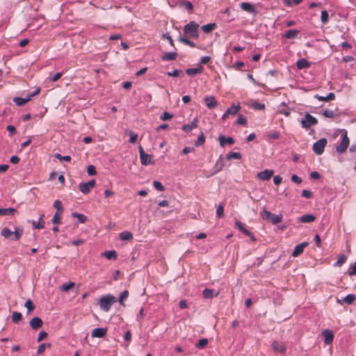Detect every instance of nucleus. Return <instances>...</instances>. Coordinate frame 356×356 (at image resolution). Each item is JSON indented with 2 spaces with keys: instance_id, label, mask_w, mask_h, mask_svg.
Listing matches in <instances>:
<instances>
[{
  "instance_id": "obj_1",
  "label": "nucleus",
  "mask_w": 356,
  "mask_h": 356,
  "mask_svg": "<svg viewBox=\"0 0 356 356\" xmlns=\"http://www.w3.org/2000/svg\"><path fill=\"white\" fill-rule=\"evenodd\" d=\"M24 229L21 227H15V231L12 232L8 227H3L1 231V236L6 239L12 241H18L23 235Z\"/></svg>"
},
{
  "instance_id": "obj_2",
  "label": "nucleus",
  "mask_w": 356,
  "mask_h": 356,
  "mask_svg": "<svg viewBox=\"0 0 356 356\" xmlns=\"http://www.w3.org/2000/svg\"><path fill=\"white\" fill-rule=\"evenodd\" d=\"M115 302V298L113 296L106 295L99 299V305L102 310L108 312Z\"/></svg>"
},
{
  "instance_id": "obj_3",
  "label": "nucleus",
  "mask_w": 356,
  "mask_h": 356,
  "mask_svg": "<svg viewBox=\"0 0 356 356\" xmlns=\"http://www.w3.org/2000/svg\"><path fill=\"white\" fill-rule=\"evenodd\" d=\"M199 25L195 22H190L184 27V32L186 35L191 36L195 39L199 38L198 33Z\"/></svg>"
},
{
  "instance_id": "obj_4",
  "label": "nucleus",
  "mask_w": 356,
  "mask_h": 356,
  "mask_svg": "<svg viewBox=\"0 0 356 356\" xmlns=\"http://www.w3.org/2000/svg\"><path fill=\"white\" fill-rule=\"evenodd\" d=\"M349 144L350 140L349 138L348 137L347 131L346 130H343L341 143L336 147L337 152L339 154L344 153L346 151L347 148L348 147Z\"/></svg>"
},
{
  "instance_id": "obj_5",
  "label": "nucleus",
  "mask_w": 356,
  "mask_h": 356,
  "mask_svg": "<svg viewBox=\"0 0 356 356\" xmlns=\"http://www.w3.org/2000/svg\"><path fill=\"white\" fill-rule=\"evenodd\" d=\"M317 119L309 113H307L301 120L302 127L305 129H309L310 127L317 124Z\"/></svg>"
},
{
  "instance_id": "obj_6",
  "label": "nucleus",
  "mask_w": 356,
  "mask_h": 356,
  "mask_svg": "<svg viewBox=\"0 0 356 356\" xmlns=\"http://www.w3.org/2000/svg\"><path fill=\"white\" fill-rule=\"evenodd\" d=\"M327 145V140L325 138H321L314 143L312 149L313 151L318 155H321L323 153L325 147Z\"/></svg>"
},
{
  "instance_id": "obj_7",
  "label": "nucleus",
  "mask_w": 356,
  "mask_h": 356,
  "mask_svg": "<svg viewBox=\"0 0 356 356\" xmlns=\"http://www.w3.org/2000/svg\"><path fill=\"white\" fill-rule=\"evenodd\" d=\"M95 185V180L92 179L87 183H81L79 185V190L83 194L89 193Z\"/></svg>"
},
{
  "instance_id": "obj_8",
  "label": "nucleus",
  "mask_w": 356,
  "mask_h": 356,
  "mask_svg": "<svg viewBox=\"0 0 356 356\" xmlns=\"http://www.w3.org/2000/svg\"><path fill=\"white\" fill-rule=\"evenodd\" d=\"M273 170L266 169L265 170L257 173V177L261 181H268L273 175Z\"/></svg>"
},
{
  "instance_id": "obj_9",
  "label": "nucleus",
  "mask_w": 356,
  "mask_h": 356,
  "mask_svg": "<svg viewBox=\"0 0 356 356\" xmlns=\"http://www.w3.org/2000/svg\"><path fill=\"white\" fill-rule=\"evenodd\" d=\"M240 109H241L240 105L232 106L228 108L227 109L226 112L222 116V120H225V119H227L228 118V116L229 115H234L237 114L238 112L240 111Z\"/></svg>"
},
{
  "instance_id": "obj_10",
  "label": "nucleus",
  "mask_w": 356,
  "mask_h": 356,
  "mask_svg": "<svg viewBox=\"0 0 356 356\" xmlns=\"http://www.w3.org/2000/svg\"><path fill=\"white\" fill-rule=\"evenodd\" d=\"M204 101L207 107L209 109H213L218 105V102L213 96H207L204 97Z\"/></svg>"
},
{
  "instance_id": "obj_11",
  "label": "nucleus",
  "mask_w": 356,
  "mask_h": 356,
  "mask_svg": "<svg viewBox=\"0 0 356 356\" xmlns=\"http://www.w3.org/2000/svg\"><path fill=\"white\" fill-rule=\"evenodd\" d=\"M308 245H309V243L307 242H303L300 244L297 245L295 247L293 252H292V256L293 257H297L299 255H300L303 252L304 249L306 247H307Z\"/></svg>"
},
{
  "instance_id": "obj_12",
  "label": "nucleus",
  "mask_w": 356,
  "mask_h": 356,
  "mask_svg": "<svg viewBox=\"0 0 356 356\" xmlns=\"http://www.w3.org/2000/svg\"><path fill=\"white\" fill-rule=\"evenodd\" d=\"M235 227L246 236L251 237L252 239L254 238L252 232L247 229L245 227V225L239 220H236Z\"/></svg>"
},
{
  "instance_id": "obj_13",
  "label": "nucleus",
  "mask_w": 356,
  "mask_h": 356,
  "mask_svg": "<svg viewBox=\"0 0 356 356\" xmlns=\"http://www.w3.org/2000/svg\"><path fill=\"white\" fill-rule=\"evenodd\" d=\"M272 348L274 351H275L277 353H280L281 354L285 353V352L286 350V348L285 345L283 343L280 342V341H274L272 343Z\"/></svg>"
},
{
  "instance_id": "obj_14",
  "label": "nucleus",
  "mask_w": 356,
  "mask_h": 356,
  "mask_svg": "<svg viewBox=\"0 0 356 356\" xmlns=\"http://www.w3.org/2000/svg\"><path fill=\"white\" fill-rule=\"evenodd\" d=\"M140 162L142 165H147L149 164H154V161L153 159V156L151 154H144L143 155L140 156Z\"/></svg>"
},
{
  "instance_id": "obj_15",
  "label": "nucleus",
  "mask_w": 356,
  "mask_h": 356,
  "mask_svg": "<svg viewBox=\"0 0 356 356\" xmlns=\"http://www.w3.org/2000/svg\"><path fill=\"white\" fill-rule=\"evenodd\" d=\"M323 336L324 337V342L325 344H330L334 339V334L330 330H325L322 332Z\"/></svg>"
},
{
  "instance_id": "obj_16",
  "label": "nucleus",
  "mask_w": 356,
  "mask_h": 356,
  "mask_svg": "<svg viewBox=\"0 0 356 356\" xmlns=\"http://www.w3.org/2000/svg\"><path fill=\"white\" fill-rule=\"evenodd\" d=\"M107 333V329L106 328H95L92 330L91 336L92 337H97V338H102L106 336Z\"/></svg>"
},
{
  "instance_id": "obj_17",
  "label": "nucleus",
  "mask_w": 356,
  "mask_h": 356,
  "mask_svg": "<svg viewBox=\"0 0 356 356\" xmlns=\"http://www.w3.org/2000/svg\"><path fill=\"white\" fill-rule=\"evenodd\" d=\"M44 213H42L40 216L38 223L35 220H30L29 222L31 224V225L33 226V228L38 229H42L44 227Z\"/></svg>"
},
{
  "instance_id": "obj_18",
  "label": "nucleus",
  "mask_w": 356,
  "mask_h": 356,
  "mask_svg": "<svg viewBox=\"0 0 356 356\" xmlns=\"http://www.w3.org/2000/svg\"><path fill=\"white\" fill-rule=\"evenodd\" d=\"M43 322L39 317H34L30 321V326L35 330L42 326Z\"/></svg>"
},
{
  "instance_id": "obj_19",
  "label": "nucleus",
  "mask_w": 356,
  "mask_h": 356,
  "mask_svg": "<svg viewBox=\"0 0 356 356\" xmlns=\"http://www.w3.org/2000/svg\"><path fill=\"white\" fill-rule=\"evenodd\" d=\"M218 141L221 147H224L226 144L232 145L234 143V140L232 137H225L224 136H220L218 137Z\"/></svg>"
},
{
  "instance_id": "obj_20",
  "label": "nucleus",
  "mask_w": 356,
  "mask_h": 356,
  "mask_svg": "<svg viewBox=\"0 0 356 356\" xmlns=\"http://www.w3.org/2000/svg\"><path fill=\"white\" fill-rule=\"evenodd\" d=\"M203 71V67L200 65L195 68H188L186 70V73L188 76H195L198 74H201Z\"/></svg>"
},
{
  "instance_id": "obj_21",
  "label": "nucleus",
  "mask_w": 356,
  "mask_h": 356,
  "mask_svg": "<svg viewBox=\"0 0 356 356\" xmlns=\"http://www.w3.org/2000/svg\"><path fill=\"white\" fill-rule=\"evenodd\" d=\"M197 127V118H195L191 124H184L182 127L183 131L185 132H190L193 129H195Z\"/></svg>"
},
{
  "instance_id": "obj_22",
  "label": "nucleus",
  "mask_w": 356,
  "mask_h": 356,
  "mask_svg": "<svg viewBox=\"0 0 356 356\" xmlns=\"http://www.w3.org/2000/svg\"><path fill=\"white\" fill-rule=\"evenodd\" d=\"M240 8L243 10L248 12V13H254V8L253 5H252L251 3H250L248 2L241 3Z\"/></svg>"
},
{
  "instance_id": "obj_23",
  "label": "nucleus",
  "mask_w": 356,
  "mask_h": 356,
  "mask_svg": "<svg viewBox=\"0 0 356 356\" xmlns=\"http://www.w3.org/2000/svg\"><path fill=\"white\" fill-rule=\"evenodd\" d=\"M315 97L321 102H330L335 99V95L333 92H330L327 96H320L316 95Z\"/></svg>"
},
{
  "instance_id": "obj_24",
  "label": "nucleus",
  "mask_w": 356,
  "mask_h": 356,
  "mask_svg": "<svg viewBox=\"0 0 356 356\" xmlns=\"http://www.w3.org/2000/svg\"><path fill=\"white\" fill-rule=\"evenodd\" d=\"M217 28V25L216 23H210L206 25H204L201 27L203 32L205 33H209Z\"/></svg>"
},
{
  "instance_id": "obj_25",
  "label": "nucleus",
  "mask_w": 356,
  "mask_h": 356,
  "mask_svg": "<svg viewBox=\"0 0 356 356\" xmlns=\"http://www.w3.org/2000/svg\"><path fill=\"white\" fill-rule=\"evenodd\" d=\"M17 213L14 208L0 209V216H13Z\"/></svg>"
},
{
  "instance_id": "obj_26",
  "label": "nucleus",
  "mask_w": 356,
  "mask_h": 356,
  "mask_svg": "<svg viewBox=\"0 0 356 356\" xmlns=\"http://www.w3.org/2000/svg\"><path fill=\"white\" fill-rule=\"evenodd\" d=\"M316 217L312 214H305L300 217V221L303 223H309L315 220Z\"/></svg>"
},
{
  "instance_id": "obj_27",
  "label": "nucleus",
  "mask_w": 356,
  "mask_h": 356,
  "mask_svg": "<svg viewBox=\"0 0 356 356\" xmlns=\"http://www.w3.org/2000/svg\"><path fill=\"white\" fill-rule=\"evenodd\" d=\"M296 66L298 69L302 70L308 68L310 66V63L306 59L301 58L297 61Z\"/></svg>"
},
{
  "instance_id": "obj_28",
  "label": "nucleus",
  "mask_w": 356,
  "mask_h": 356,
  "mask_svg": "<svg viewBox=\"0 0 356 356\" xmlns=\"http://www.w3.org/2000/svg\"><path fill=\"white\" fill-rule=\"evenodd\" d=\"M218 295V292H215L214 290L210 289H205L203 291V296L204 298H212L214 296Z\"/></svg>"
},
{
  "instance_id": "obj_29",
  "label": "nucleus",
  "mask_w": 356,
  "mask_h": 356,
  "mask_svg": "<svg viewBox=\"0 0 356 356\" xmlns=\"http://www.w3.org/2000/svg\"><path fill=\"white\" fill-rule=\"evenodd\" d=\"M299 33V31L297 29H289L284 33V37L287 39H293L296 38Z\"/></svg>"
},
{
  "instance_id": "obj_30",
  "label": "nucleus",
  "mask_w": 356,
  "mask_h": 356,
  "mask_svg": "<svg viewBox=\"0 0 356 356\" xmlns=\"http://www.w3.org/2000/svg\"><path fill=\"white\" fill-rule=\"evenodd\" d=\"M177 54L175 52H168L165 53L162 56L163 60H174L177 58Z\"/></svg>"
},
{
  "instance_id": "obj_31",
  "label": "nucleus",
  "mask_w": 356,
  "mask_h": 356,
  "mask_svg": "<svg viewBox=\"0 0 356 356\" xmlns=\"http://www.w3.org/2000/svg\"><path fill=\"white\" fill-rule=\"evenodd\" d=\"M282 220V215H276V214L272 213L269 222H270L273 225H276V224L281 222Z\"/></svg>"
},
{
  "instance_id": "obj_32",
  "label": "nucleus",
  "mask_w": 356,
  "mask_h": 356,
  "mask_svg": "<svg viewBox=\"0 0 356 356\" xmlns=\"http://www.w3.org/2000/svg\"><path fill=\"white\" fill-rule=\"evenodd\" d=\"M13 101L17 106H24L29 101H30V97L28 96L26 98L15 97Z\"/></svg>"
},
{
  "instance_id": "obj_33",
  "label": "nucleus",
  "mask_w": 356,
  "mask_h": 356,
  "mask_svg": "<svg viewBox=\"0 0 356 356\" xmlns=\"http://www.w3.org/2000/svg\"><path fill=\"white\" fill-rule=\"evenodd\" d=\"M120 238L122 241H129L133 238V234L130 232L124 231L120 234Z\"/></svg>"
},
{
  "instance_id": "obj_34",
  "label": "nucleus",
  "mask_w": 356,
  "mask_h": 356,
  "mask_svg": "<svg viewBox=\"0 0 356 356\" xmlns=\"http://www.w3.org/2000/svg\"><path fill=\"white\" fill-rule=\"evenodd\" d=\"M102 255L104 256L108 259H117V253L115 251H106L102 253Z\"/></svg>"
},
{
  "instance_id": "obj_35",
  "label": "nucleus",
  "mask_w": 356,
  "mask_h": 356,
  "mask_svg": "<svg viewBox=\"0 0 356 356\" xmlns=\"http://www.w3.org/2000/svg\"><path fill=\"white\" fill-rule=\"evenodd\" d=\"M355 300L356 296L355 294H348L343 299V302L348 305H350L353 303L355 301Z\"/></svg>"
},
{
  "instance_id": "obj_36",
  "label": "nucleus",
  "mask_w": 356,
  "mask_h": 356,
  "mask_svg": "<svg viewBox=\"0 0 356 356\" xmlns=\"http://www.w3.org/2000/svg\"><path fill=\"white\" fill-rule=\"evenodd\" d=\"M242 157L241 156V154L239 153V152H231L229 153H228L226 156V158L227 160H231V159H241Z\"/></svg>"
},
{
  "instance_id": "obj_37",
  "label": "nucleus",
  "mask_w": 356,
  "mask_h": 356,
  "mask_svg": "<svg viewBox=\"0 0 356 356\" xmlns=\"http://www.w3.org/2000/svg\"><path fill=\"white\" fill-rule=\"evenodd\" d=\"M347 257L345 254H341L338 256V259L337 262L335 263V266H342L346 261Z\"/></svg>"
},
{
  "instance_id": "obj_38",
  "label": "nucleus",
  "mask_w": 356,
  "mask_h": 356,
  "mask_svg": "<svg viewBox=\"0 0 356 356\" xmlns=\"http://www.w3.org/2000/svg\"><path fill=\"white\" fill-rule=\"evenodd\" d=\"M72 216L76 218L80 223H84L87 220V217L83 214L73 213Z\"/></svg>"
},
{
  "instance_id": "obj_39",
  "label": "nucleus",
  "mask_w": 356,
  "mask_h": 356,
  "mask_svg": "<svg viewBox=\"0 0 356 356\" xmlns=\"http://www.w3.org/2000/svg\"><path fill=\"white\" fill-rule=\"evenodd\" d=\"M74 286V283L72 282H67V283H65L63 284L61 286H60V290L62 291H69L70 289H71L72 288H73Z\"/></svg>"
},
{
  "instance_id": "obj_40",
  "label": "nucleus",
  "mask_w": 356,
  "mask_h": 356,
  "mask_svg": "<svg viewBox=\"0 0 356 356\" xmlns=\"http://www.w3.org/2000/svg\"><path fill=\"white\" fill-rule=\"evenodd\" d=\"M54 207L56 209V213H63V207L62 205V202L60 200H55L54 202Z\"/></svg>"
},
{
  "instance_id": "obj_41",
  "label": "nucleus",
  "mask_w": 356,
  "mask_h": 356,
  "mask_svg": "<svg viewBox=\"0 0 356 356\" xmlns=\"http://www.w3.org/2000/svg\"><path fill=\"white\" fill-rule=\"evenodd\" d=\"M207 344H208V340L207 339H201L196 343L195 346H196V348H197L199 349H203L206 347V346Z\"/></svg>"
},
{
  "instance_id": "obj_42",
  "label": "nucleus",
  "mask_w": 356,
  "mask_h": 356,
  "mask_svg": "<svg viewBox=\"0 0 356 356\" xmlns=\"http://www.w3.org/2000/svg\"><path fill=\"white\" fill-rule=\"evenodd\" d=\"M272 213L266 210L265 208H263L262 211L261 212V216L264 220H270Z\"/></svg>"
},
{
  "instance_id": "obj_43",
  "label": "nucleus",
  "mask_w": 356,
  "mask_h": 356,
  "mask_svg": "<svg viewBox=\"0 0 356 356\" xmlns=\"http://www.w3.org/2000/svg\"><path fill=\"white\" fill-rule=\"evenodd\" d=\"M302 0H283L284 3L287 6H293L300 4Z\"/></svg>"
},
{
  "instance_id": "obj_44",
  "label": "nucleus",
  "mask_w": 356,
  "mask_h": 356,
  "mask_svg": "<svg viewBox=\"0 0 356 356\" xmlns=\"http://www.w3.org/2000/svg\"><path fill=\"white\" fill-rule=\"evenodd\" d=\"M204 143H205V136L203 133H201L199 135L197 140L195 143V145L196 147H199V146L203 145Z\"/></svg>"
},
{
  "instance_id": "obj_45",
  "label": "nucleus",
  "mask_w": 356,
  "mask_h": 356,
  "mask_svg": "<svg viewBox=\"0 0 356 356\" xmlns=\"http://www.w3.org/2000/svg\"><path fill=\"white\" fill-rule=\"evenodd\" d=\"M179 41L184 44L190 46L191 47H195L196 46L193 42L185 38H179Z\"/></svg>"
},
{
  "instance_id": "obj_46",
  "label": "nucleus",
  "mask_w": 356,
  "mask_h": 356,
  "mask_svg": "<svg viewBox=\"0 0 356 356\" xmlns=\"http://www.w3.org/2000/svg\"><path fill=\"white\" fill-rule=\"evenodd\" d=\"M321 19L323 24H326L329 20V15L326 10L321 12Z\"/></svg>"
},
{
  "instance_id": "obj_47",
  "label": "nucleus",
  "mask_w": 356,
  "mask_h": 356,
  "mask_svg": "<svg viewBox=\"0 0 356 356\" xmlns=\"http://www.w3.org/2000/svg\"><path fill=\"white\" fill-rule=\"evenodd\" d=\"M22 314L18 312H13L12 315V321L15 323H18L22 319Z\"/></svg>"
},
{
  "instance_id": "obj_48",
  "label": "nucleus",
  "mask_w": 356,
  "mask_h": 356,
  "mask_svg": "<svg viewBox=\"0 0 356 356\" xmlns=\"http://www.w3.org/2000/svg\"><path fill=\"white\" fill-rule=\"evenodd\" d=\"M224 166V162L222 159H218L215 164V172L220 171Z\"/></svg>"
},
{
  "instance_id": "obj_49",
  "label": "nucleus",
  "mask_w": 356,
  "mask_h": 356,
  "mask_svg": "<svg viewBox=\"0 0 356 356\" xmlns=\"http://www.w3.org/2000/svg\"><path fill=\"white\" fill-rule=\"evenodd\" d=\"M128 296H129V291L127 290L124 291L121 293L120 298H119V302H120V305H124V301L128 298Z\"/></svg>"
},
{
  "instance_id": "obj_50",
  "label": "nucleus",
  "mask_w": 356,
  "mask_h": 356,
  "mask_svg": "<svg viewBox=\"0 0 356 356\" xmlns=\"http://www.w3.org/2000/svg\"><path fill=\"white\" fill-rule=\"evenodd\" d=\"M248 120L245 117L242 115H239L236 121L237 124L245 126L247 124Z\"/></svg>"
},
{
  "instance_id": "obj_51",
  "label": "nucleus",
  "mask_w": 356,
  "mask_h": 356,
  "mask_svg": "<svg viewBox=\"0 0 356 356\" xmlns=\"http://www.w3.org/2000/svg\"><path fill=\"white\" fill-rule=\"evenodd\" d=\"M61 216H62V213L56 212V213L54 214L53 219H52L53 223L56 224V225L60 224Z\"/></svg>"
},
{
  "instance_id": "obj_52",
  "label": "nucleus",
  "mask_w": 356,
  "mask_h": 356,
  "mask_svg": "<svg viewBox=\"0 0 356 356\" xmlns=\"http://www.w3.org/2000/svg\"><path fill=\"white\" fill-rule=\"evenodd\" d=\"M252 108L255 110H264L265 108V104L257 102H254L252 104Z\"/></svg>"
},
{
  "instance_id": "obj_53",
  "label": "nucleus",
  "mask_w": 356,
  "mask_h": 356,
  "mask_svg": "<svg viewBox=\"0 0 356 356\" xmlns=\"http://www.w3.org/2000/svg\"><path fill=\"white\" fill-rule=\"evenodd\" d=\"M24 306L28 309V312H31L35 309V306L31 300H27L24 304Z\"/></svg>"
},
{
  "instance_id": "obj_54",
  "label": "nucleus",
  "mask_w": 356,
  "mask_h": 356,
  "mask_svg": "<svg viewBox=\"0 0 356 356\" xmlns=\"http://www.w3.org/2000/svg\"><path fill=\"white\" fill-rule=\"evenodd\" d=\"M56 159H59L60 161H64L69 162L71 161V157L70 156H62L60 154H56L54 156Z\"/></svg>"
},
{
  "instance_id": "obj_55",
  "label": "nucleus",
  "mask_w": 356,
  "mask_h": 356,
  "mask_svg": "<svg viewBox=\"0 0 356 356\" xmlns=\"http://www.w3.org/2000/svg\"><path fill=\"white\" fill-rule=\"evenodd\" d=\"M50 346H51V345H50L49 343H48V344H47V343H42V344H40V345L38 346V350H37V353H38V355L42 354V353L44 351V350H45L46 347H47H47H50Z\"/></svg>"
},
{
  "instance_id": "obj_56",
  "label": "nucleus",
  "mask_w": 356,
  "mask_h": 356,
  "mask_svg": "<svg viewBox=\"0 0 356 356\" xmlns=\"http://www.w3.org/2000/svg\"><path fill=\"white\" fill-rule=\"evenodd\" d=\"M323 115L326 117V118H333L334 117V113L333 111L332 110H325L323 113Z\"/></svg>"
},
{
  "instance_id": "obj_57",
  "label": "nucleus",
  "mask_w": 356,
  "mask_h": 356,
  "mask_svg": "<svg viewBox=\"0 0 356 356\" xmlns=\"http://www.w3.org/2000/svg\"><path fill=\"white\" fill-rule=\"evenodd\" d=\"M216 215L218 218H222L224 216V207L222 205H219L216 209Z\"/></svg>"
},
{
  "instance_id": "obj_58",
  "label": "nucleus",
  "mask_w": 356,
  "mask_h": 356,
  "mask_svg": "<svg viewBox=\"0 0 356 356\" xmlns=\"http://www.w3.org/2000/svg\"><path fill=\"white\" fill-rule=\"evenodd\" d=\"M154 186L159 191H164V187H163V186L162 185V184L160 181H154Z\"/></svg>"
},
{
  "instance_id": "obj_59",
  "label": "nucleus",
  "mask_w": 356,
  "mask_h": 356,
  "mask_svg": "<svg viewBox=\"0 0 356 356\" xmlns=\"http://www.w3.org/2000/svg\"><path fill=\"white\" fill-rule=\"evenodd\" d=\"M181 5L188 10L191 11L193 9V6L190 1H184L181 3Z\"/></svg>"
},
{
  "instance_id": "obj_60",
  "label": "nucleus",
  "mask_w": 356,
  "mask_h": 356,
  "mask_svg": "<svg viewBox=\"0 0 356 356\" xmlns=\"http://www.w3.org/2000/svg\"><path fill=\"white\" fill-rule=\"evenodd\" d=\"M87 172L89 175H95L96 174L95 167L92 165H90L87 168Z\"/></svg>"
},
{
  "instance_id": "obj_61",
  "label": "nucleus",
  "mask_w": 356,
  "mask_h": 356,
  "mask_svg": "<svg viewBox=\"0 0 356 356\" xmlns=\"http://www.w3.org/2000/svg\"><path fill=\"white\" fill-rule=\"evenodd\" d=\"M313 193L309 190H303L302 192V196L305 198H311Z\"/></svg>"
},
{
  "instance_id": "obj_62",
  "label": "nucleus",
  "mask_w": 356,
  "mask_h": 356,
  "mask_svg": "<svg viewBox=\"0 0 356 356\" xmlns=\"http://www.w3.org/2000/svg\"><path fill=\"white\" fill-rule=\"evenodd\" d=\"M129 135H130L129 142L131 143H135L136 142V140H137L138 135L134 134L132 131L129 132Z\"/></svg>"
},
{
  "instance_id": "obj_63",
  "label": "nucleus",
  "mask_w": 356,
  "mask_h": 356,
  "mask_svg": "<svg viewBox=\"0 0 356 356\" xmlns=\"http://www.w3.org/2000/svg\"><path fill=\"white\" fill-rule=\"evenodd\" d=\"M181 72L180 70H174V71H172V72H168L167 73V74H168L169 76H175V77H177V76H179V75H180Z\"/></svg>"
},
{
  "instance_id": "obj_64",
  "label": "nucleus",
  "mask_w": 356,
  "mask_h": 356,
  "mask_svg": "<svg viewBox=\"0 0 356 356\" xmlns=\"http://www.w3.org/2000/svg\"><path fill=\"white\" fill-rule=\"evenodd\" d=\"M172 118V115L170 114L168 112H164L163 115L161 116V119L162 120H168Z\"/></svg>"
}]
</instances>
